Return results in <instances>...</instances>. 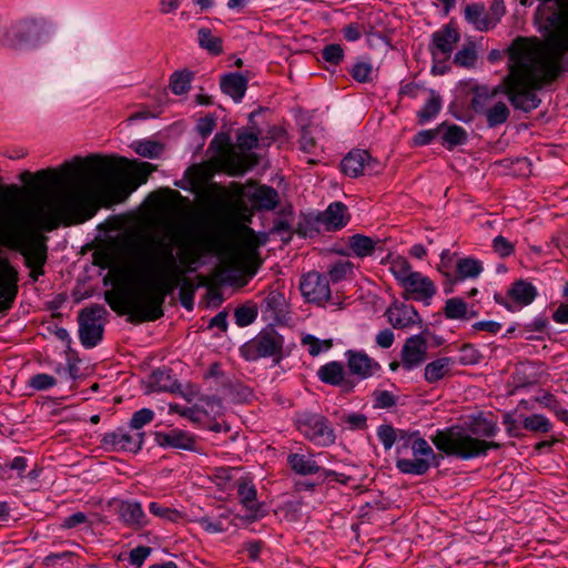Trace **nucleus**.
Here are the masks:
<instances>
[{
    "label": "nucleus",
    "instance_id": "f257e3e1",
    "mask_svg": "<svg viewBox=\"0 0 568 568\" xmlns=\"http://www.w3.org/2000/svg\"><path fill=\"white\" fill-rule=\"evenodd\" d=\"M260 245L248 227L223 243L209 230L170 225L129 248L113 270L124 292L116 301L108 298L109 304L139 322L158 320L163 315L166 295L173 293L184 274L197 270L203 256L216 255L225 270L253 275L260 264Z\"/></svg>",
    "mask_w": 568,
    "mask_h": 568
},
{
    "label": "nucleus",
    "instance_id": "f03ea898",
    "mask_svg": "<svg viewBox=\"0 0 568 568\" xmlns=\"http://www.w3.org/2000/svg\"><path fill=\"white\" fill-rule=\"evenodd\" d=\"M20 181L26 185L31 204L28 210L29 226L0 221V246L19 252L30 268V277L37 282L44 274L47 263V236L61 224L71 225V160L61 168L31 173L24 171ZM19 275L7 258H0V312L11 308L18 294Z\"/></svg>",
    "mask_w": 568,
    "mask_h": 568
},
{
    "label": "nucleus",
    "instance_id": "7ed1b4c3",
    "mask_svg": "<svg viewBox=\"0 0 568 568\" xmlns=\"http://www.w3.org/2000/svg\"><path fill=\"white\" fill-rule=\"evenodd\" d=\"M73 224L83 223L101 206L121 203L134 191L116 174L118 164H129L125 158L73 156Z\"/></svg>",
    "mask_w": 568,
    "mask_h": 568
},
{
    "label": "nucleus",
    "instance_id": "20e7f679",
    "mask_svg": "<svg viewBox=\"0 0 568 568\" xmlns=\"http://www.w3.org/2000/svg\"><path fill=\"white\" fill-rule=\"evenodd\" d=\"M498 430L495 422L478 418L468 428L438 429L430 439L438 450L467 460L485 456L490 448H498L499 444L485 440V438L495 437Z\"/></svg>",
    "mask_w": 568,
    "mask_h": 568
},
{
    "label": "nucleus",
    "instance_id": "39448f33",
    "mask_svg": "<svg viewBox=\"0 0 568 568\" xmlns=\"http://www.w3.org/2000/svg\"><path fill=\"white\" fill-rule=\"evenodd\" d=\"M258 138L252 132H241L236 139V146L226 132L216 133L210 143L207 152L211 153L213 164L230 174L244 173L248 168L247 155L242 153L254 149Z\"/></svg>",
    "mask_w": 568,
    "mask_h": 568
},
{
    "label": "nucleus",
    "instance_id": "423d86ee",
    "mask_svg": "<svg viewBox=\"0 0 568 568\" xmlns=\"http://www.w3.org/2000/svg\"><path fill=\"white\" fill-rule=\"evenodd\" d=\"M397 440L403 442L405 447H410L414 458H397V469L406 475L422 476L426 474L432 466L437 465L436 454L430 445L416 433L397 430Z\"/></svg>",
    "mask_w": 568,
    "mask_h": 568
},
{
    "label": "nucleus",
    "instance_id": "0eeeda50",
    "mask_svg": "<svg viewBox=\"0 0 568 568\" xmlns=\"http://www.w3.org/2000/svg\"><path fill=\"white\" fill-rule=\"evenodd\" d=\"M48 33L47 22L42 19H23L11 24L2 34V45L24 49L37 44Z\"/></svg>",
    "mask_w": 568,
    "mask_h": 568
},
{
    "label": "nucleus",
    "instance_id": "6e6552de",
    "mask_svg": "<svg viewBox=\"0 0 568 568\" xmlns=\"http://www.w3.org/2000/svg\"><path fill=\"white\" fill-rule=\"evenodd\" d=\"M499 89L479 88L475 91L471 105L477 113L486 116L487 124L490 128L505 123L510 114V110L505 100L498 99Z\"/></svg>",
    "mask_w": 568,
    "mask_h": 568
},
{
    "label": "nucleus",
    "instance_id": "1a4fd4ad",
    "mask_svg": "<svg viewBox=\"0 0 568 568\" xmlns=\"http://www.w3.org/2000/svg\"><path fill=\"white\" fill-rule=\"evenodd\" d=\"M104 314L105 308L100 305L85 308L79 314V338L84 347H94L101 341Z\"/></svg>",
    "mask_w": 568,
    "mask_h": 568
},
{
    "label": "nucleus",
    "instance_id": "9d476101",
    "mask_svg": "<svg viewBox=\"0 0 568 568\" xmlns=\"http://www.w3.org/2000/svg\"><path fill=\"white\" fill-rule=\"evenodd\" d=\"M298 430L317 446L326 447L335 443V434L322 415L304 414L297 419Z\"/></svg>",
    "mask_w": 568,
    "mask_h": 568
},
{
    "label": "nucleus",
    "instance_id": "9b49d317",
    "mask_svg": "<svg viewBox=\"0 0 568 568\" xmlns=\"http://www.w3.org/2000/svg\"><path fill=\"white\" fill-rule=\"evenodd\" d=\"M143 440V432H134L129 427L128 429L118 428L114 432L105 433L102 444L110 452L136 453L142 448Z\"/></svg>",
    "mask_w": 568,
    "mask_h": 568
},
{
    "label": "nucleus",
    "instance_id": "f8f14e48",
    "mask_svg": "<svg viewBox=\"0 0 568 568\" xmlns=\"http://www.w3.org/2000/svg\"><path fill=\"white\" fill-rule=\"evenodd\" d=\"M300 290L303 297L317 305H324L331 297L328 280L317 272H308L302 276Z\"/></svg>",
    "mask_w": 568,
    "mask_h": 568
},
{
    "label": "nucleus",
    "instance_id": "ddd939ff",
    "mask_svg": "<svg viewBox=\"0 0 568 568\" xmlns=\"http://www.w3.org/2000/svg\"><path fill=\"white\" fill-rule=\"evenodd\" d=\"M237 496L245 514L242 516L247 521H256L267 515V508L264 504L256 500V488L254 484L245 478H241L236 483Z\"/></svg>",
    "mask_w": 568,
    "mask_h": 568
},
{
    "label": "nucleus",
    "instance_id": "4468645a",
    "mask_svg": "<svg viewBox=\"0 0 568 568\" xmlns=\"http://www.w3.org/2000/svg\"><path fill=\"white\" fill-rule=\"evenodd\" d=\"M343 172L351 176L357 178L364 174H376L382 170V164L373 159L365 150H355L349 152L341 163Z\"/></svg>",
    "mask_w": 568,
    "mask_h": 568
},
{
    "label": "nucleus",
    "instance_id": "2eb2a0df",
    "mask_svg": "<svg viewBox=\"0 0 568 568\" xmlns=\"http://www.w3.org/2000/svg\"><path fill=\"white\" fill-rule=\"evenodd\" d=\"M459 40V33L450 26H444L432 36L429 50L433 59L438 62L449 59L455 44Z\"/></svg>",
    "mask_w": 568,
    "mask_h": 568
},
{
    "label": "nucleus",
    "instance_id": "dca6fc26",
    "mask_svg": "<svg viewBox=\"0 0 568 568\" xmlns=\"http://www.w3.org/2000/svg\"><path fill=\"white\" fill-rule=\"evenodd\" d=\"M404 297L413 298L425 305H430L432 298L437 293L434 282L419 272L410 275V278L403 285Z\"/></svg>",
    "mask_w": 568,
    "mask_h": 568
},
{
    "label": "nucleus",
    "instance_id": "f3484780",
    "mask_svg": "<svg viewBox=\"0 0 568 568\" xmlns=\"http://www.w3.org/2000/svg\"><path fill=\"white\" fill-rule=\"evenodd\" d=\"M538 292L536 286H534L531 283L519 280L515 282L511 287L508 290L507 295L511 300V302H507L504 298H499L498 296L495 297L496 302L505 306L508 311H516L515 305H518L519 307L527 306L531 304Z\"/></svg>",
    "mask_w": 568,
    "mask_h": 568
},
{
    "label": "nucleus",
    "instance_id": "a211bd4d",
    "mask_svg": "<svg viewBox=\"0 0 568 568\" xmlns=\"http://www.w3.org/2000/svg\"><path fill=\"white\" fill-rule=\"evenodd\" d=\"M388 323L397 329L409 328L422 322L418 312L412 305L404 303L392 304L385 313Z\"/></svg>",
    "mask_w": 568,
    "mask_h": 568
},
{
    "label": "nucleus",
    "instance_id": "6ab92c4d",
    "mask_svg": "<svg viewBox=\"0 0 568 568\" xmlns=\"http://www.w3.org/2000/svg\"><path fill=\"white\" fill-rule=\"evenodd\" d=\"M425 339L419 335L412 336L403 346L400 365L407 371L414 369L425 361Z\"/></svg>",
    "mask_w": 568,
    "mask_h": 568
},
{
    "label": "nucleus",
    "instance_id": "aec40b11",
    "mask_svg": "<svg viewBox=\"0 0 568 568\" xmlns=\"http://www.w3.org/2000/svg\"><path fill=\"white\" fill-rule=\"evenodd\" d=\"M253 209L273 210L278 204V193L271 186L258 185L247 190L244 193Z\"/></svg>",
    "mask_w": 568,
    "mask_h": 568
},
{
    "label": "nucleus",
    "instance_id": "412c9836",
    "mask_svg": "<svg viewBox=\"0 0 568 568\" xmlns=\"http://www.w3.org/2000/svg\"><path fill=\"white\" fill-rule=\"evenodd\" d=\"M155 442L161 447H171L184 450H192L195 447L194 437L187 432L181 429L156 432Z\"/></svg>",
    "mask_w": 568,
    "mask_h": 568
},
{
    "label": "nucleus",
    "instance_id": "4be33fe9",
    "mask_svg": "<svg viewBox=\"0 0 568 568\" xmlns=\"http://www.w3.org/2000/svg\"><path fill=\"white\" fill-rule=\"evenodd\" d=\"M251 346L260 357L276 356L282 349L283 339L281 335L274 331L266 332L256 336Z\"/></svg>",
    "mask_w": 568,
    "mask_h": 568
},
{
    "label": "nucleus",
    "instance_id": "5701e85b",
    "mask_svg": "<svg viewBox=\"0 0 568 568\" xmlns=\"http://www.w3.org/2000/svg\"><path fill=\"white\" fill-rule=\"evenodd\" d=\"M348 368L352 374L367 378L374 374L379 365L363 352L347 351Z\"/></svg>",
    "mask_w": 568,
    "mask_h": 568
},
{
    "label": "nucleus",
    "instance_id": "b1692460",
    "mask_svg": "<svg viewBox=\"0 0 568 568\" xmlns=\"http://www.w3.org/2000/svg\"><path fill=\"white\" fill-rule=\"evenodd\" d=\"M121 519L131 527H144L149 524L148 517L141 503L136 500H125L119 506Z\"/></svg>",
    "mask_w": 568,
    "mask_h": 568
},
{
    "label": "nucleus",
    "instance_id": "393cba45",
    "mask_svg": "<svg viewBox=\"0 0 568 568\" xmlns=\"http://www.w3.org/2000/svg\"><path fill=\"white\" fill-rule=\"evenodd\" d=\"M455 359L452 357H439L428 363L424 368V378L429 384H435L450 376Z\"/></svg>",
    "mask_w": 568,
    "mask_h": 568
},
{
    "label": "nucleus",
    "instance_id": "a878e982",
    "mask_svg": "<svg viewBox=\"0 0 568 568\" xmlns=\"http://www.w3.org/2000/svg\"><path fill=\"white\" fill-rule=\"evenodd\" d=\"M348 220L347 207L341 202L329 204L321 216V222L325 225L327 231L344 227Z\"/></svg>",
    "mask_w": 568,
    "mask_h": 568
},
{
    "label": "nucleus",
    "instance_id": "bb28decb",
    "mask_svg": "<svg viewBox=\"0 0 568 568\" xmlns=\"http://www.w3.org/2000/svg\"><path fill=\"white\" fill-rule=\"evenodd\" d=\"M465 19L478 31H488L496 26V18L485 12L483 4H470L465 9Z\"/></svg>",
    "mask_w": 568,
    "mask_h": 568
},
{
    "label": "nucleus",
    "instance_id": "cd10ccee",
    "mask_svg": "<svg viewBox=\"0 0 568 568\" xmlns=\"http://www.w3.org/2000/svg\"><path fill=\"white\" fill-rule=\"evenodd\" d=\"M247 83L244 77L237 73L225 75L221 81L222 91L230 95L235 102H240L246 91Z\"/></svg>",
    "mask_w": 568,
    "mask_h": 568
},
{
    "label": "nucleus",
    "instance_id": "c85d7f7f",
    "mask_svg": "<svg viewBox=\"0 0 568 568\" xmlns=\"http://www.w3.org/2000/svg\"><path fill=\"white\" fill-rule=\"evenodd\" d=\"M287 462L292 469L300 475H313L320 470L312 454H291L287 457Z\"/></svg>",
    "mask_w": 568,
    "mask_h": 568
},
{
    "label": "nucleus",
    "instance_id": "c756f323",
    "mask_svg": "<svg viewBox=\"0 0 568 568\" xmlns=\"http://www.w3.org/2000/svg\"><path fill=\"white\" fill-rule=\"evenodd\" d=\"M442 109V99L438 93L430 90L423 108L417 112L419 124H426L432 121Z\"/></svg>",
    "mask_w": 568,
    "mask_h": 568
},
{
    "label": "nucleus",
    "instance_id": "7c9ffc66",
    "mask_svg": "<svg viewBox=\"0 0 568 568\" xmlns=\"http://www.w3.org/2000/svg\"><path fill=\"white\" fill-rule=\"evenodd\" d=\"M318 378L329 385H341L345 377V371L341 363L331 362L318 369Z\"/></svg>",
    "mask_w": 568,
    "mask_h": 568
},
{
    "label": "nucleus",
    "instance_id": "2f4dec72",
    "mask_svg": "<svg viewBox=\"0 0 568 568\" xmlns=\"http://www.w3.org/2000/svg\"><path fill=\"white\" fill-rule=\"evenodd\" d=\"M377 241L369 236L355 234L348 239V245L352 252L358 257L371 256L376 247Z\"/></svg>",
    "mask_w": 568,
    "mask_h": 568
},
{
    "label": "nucleus",
    "instance_id": "473e14b6",
    "mask_svg": "<svg viewBox=\"0 0 568 568\" xmlns=\"http://www.w3.org/2000/svg\"><path fill=\"white\" fill-rule=\"evenodd\" d=\"M197 43L200 48L213 55H219L223 52L222 39L214 36L209 28L203 27L197 30Z\"/></svg>",
    "mask_w": 568,
    "mask_h": 568
},
{
    "label": "nucleus",
    "instance_id": "72a5a7b5",
    "mask_svg": "<svg viewBox=\"0 0 568 568\" xmlns=\"http://www.w3.org/2000/svg\"><path fill=\"white\" fill-rule=\"evenodd\" d=\"M483 270L481 262L471 257L460 258L456 264L457 276L460 280L476 278Z\"/></svg>",
    "mask_w": 568,
    "mask_h": 568
},
{
    "label": "nucleus",
    "instance_id": "f704fd0d",
    "mask_svg": "<svg viewBox=\"0 0 568 568\" xmlns=\"http://www.w3.org/2000/svg\"><path fill=\"white\" fill-rule=\"evenodd\" d=\"M444 314L448 320H467L468 305L459 297H453L446 301Z\"/></svg>",
    "mask_w": 568,
    "mask_h": 568
},
{
    "label": "nucleus",
    "instance_id": "c9c22d12",
    "mask_svg": "<svg viewBox=\"0 0 568 568\" xmlns=\"http://www.w3.org/2000/svg\"><path fill=\"white\" fill-rule=\"evenodd\" d=\"M389 271L402 286L410 278V275L416 273L408 261L400 256L390 262Z\"/></svg>",
    "mask_w": 568,
    "mask_h": 568
},
{
    "label": "nucleus",
    "instance_id": "e433bc0d",
    "mask_svg": "<svg viewBox=\"0 0 568 568\" xmlns=\"http://www.w3.org/2000/svg\"><path fill=\"white\" fill-rule=\"evenodd\" d=\"M193 74L189 71H176L170 78V88L176 95L186 93L191 88Z\"/></svg>",
    "mask_w": 568,
    "mask_h": 568
},
{
    "label": "nucleus",
    "instance_id": "4c0bfd02",
    "mask_svg": "<svg viewBox=\"0 0 568 568\" xmlns=\"http://www.w3.org/2000/svg\"><path fill=\"white\" fill-rule=\"evenodd\" d=\"M523 426L525 429L535 433H548L551 429L550 420L546 416L540 414L526 416L523 419Z\"/></svg>",
    "mask_w": 568,
    "mask_h": 568
},
{
    "label": "nucleus",
    "instance_id": "58836bf2",
    "mask_svg": "<svg viewBox=\"0 0 568 568\" xmlns=\"http://www.w3.org/2000/svg\"><path fill=\"white\" fill-rule=\"evenodd\" d=\"M169 409L171 413H176L194 423L201 422L203 416L209 414L204 408L200 407L199 404L192 407H181L179 404H170Z\"/></svg>",
    "mask_w": 568,
    "mask_h": 568
},
{
    "label": "nucleus",
    "instance_id": "ea45409f",
    "mask_svg": "<svg viewBox=\"0 0 568 568\" xmlns=\"http://www.w3.org/2000/svg\"><path fill=\"white\" fill-rule=\"evenodd\" d=\"M225 519H227V516L225 515H221L219 518L204 516L197 518L196 523L200 525L202 529H204L209 534H220L227 529L224 523Z\"/></svg>",
    "mask_w": 568,
    "mask_h": 568
},
{
    "label": "nucleus",
    "instance_id": "a19ab883",
    "mask_svg": "<svg viewBox=\"0 0 568 568\" xmlns=\"http://www.w3.org/2000/svg\"><path fill=\"white\" fill-rule=\"evenodd\" d=\"M134 151L143 156V158H150V159H154V158H158L160 156V154L162 153V145L158 142H154V141H150V140H141V141H136L134 142Z\"/></svg>",
    "mask_w": 568,
    "mask_h": 568
},
{
    "label": "nucleus",
    "instance_id": "79ce46f5",
    "mask_svg": "<svg viewBox=\"0 0 568 568\" xmlns=\"http://www.w3.org/2000/svg\"><path fill=\"white\" fill-rule=\"evenodd\" d=\"M302 345L307 348V352L312 356H317L322 352L331 348V341L320 339L311 334L302 337Z\"/></svg>",
    "mask_w": 568,
    "mask_h": 568
},
{
    "label": "nucleus",
    "instance_id": "37998d69",
    "mask_svg": "<svg viewBox=\"0 0 568 568\" xmlns=\"http://www.w3.org/2000/svg\"><path fill=\"white\" fill-rule=\"evenodd\" d=\"M285 298L283 294L277 291H271L262 303V307L267 312H272L275 316H278L280 313L283 312Z\"/></svg>",
    "mask_w": 568,
    "mask_h": 568
},
{
    "label": "nucleus",
    "instance_id": "c03bdc74",
    "mask_svg": "<svg viewBox=\"0 0 568 568\" xmlns=\"http://www.w3.org/2000/svg\"><path fill=\"white\" fill-rule=\"evenodd\" d=\"M149 511L155 517L171 523L178 521L181 518V514L176 509L163 506L155 501L149 504Z\"/></svg>",
    "mask_w": 568,
    "mask_h": 568
},
{
    "label": "nucleus",
    "instance_id": "a18cd8bd",
    "mask_svg": "<svg viewBox=\"0 0 568 568\" xmlns=\"http://www.w3.org/2000/svg\"><path fill=\"white\" fill-rule=\"evenodd\" d=\"M443 141L449 149H452L466 141V133L463 128L458 125H450L444 132Z\"/></svg>",
    "mask_w": 568,
    "mask_h": 568
},
{
    "label": "nucleus",
    "instance_id": "49530a36",
    "mask_svg": "<svg viewBox=\"0 0 568 568\" xmlns=\"http://www.w3.org/2000/svg\"><path fill=\"white\" fill-rule=\"evenodd\" d=\"M154 418L153 410L149 408H142L140 410H136L129 423V427L134 432H142L141 429L150 424Z\"/></svg>",
    "mask_w": 568,
    "mask_h": 568
},
{
    "label": "nucleus",
    "instance_id": "de8ad7c7",
    "mask_svg": "<svg viewBox=\"0 0 568 568\" xmlns=\"http://www.w3.org/2000/svg\"><path fill=\"white\" fill-rule=\"evenodd\" d=\"M151 385L155 390H172L174 381L169 372L158 369L151 376Z\"/></svg>",
    "mask_w": 568,
    "mask_h": 568
},
{
    "label": "nucleus",
    "instance_id": "09e8293b",
    "mask_svg": "<svg viewBox=\"0 0 568 568\" xmlns=\"http://www.w3.org/2000/svg\"><path fill=\"white\" fill-rule=\"evenodd\" d=\"M27 384L34 390H47L57 384V379L52 375L39 373L31 376Z\"/></svg>",
    "mask_w": 568,
    "mask_h": 568
},
{
    "label": "nucleus",
    "instance_id": "8fccbe9b",
    "mask_svg": "<svg viewBox=\"0 0 568 568\" xmlns=\"http://www.w3.org/2000/svg\"><path fill=\"white\" fill-rule=\"evenodd\" d=\"M377 437L384 448L389 450L397 440V430L390 425H381L377 428Z\"/></svg>",
    "mask_w": 568,
    "mask_h": 568
},
{
    "label": "nucleus",
    "instance_id": "3c124183",
    "mask_svg": "<svg viewBox=\"0 0 568 568\" xmlns=\"http://www.w3.org/2000/svg\"><path fill=\"white\" fill-rule=\"evenodd\" d=\"M353 271V264L349 261H338L333 264L328 274L334 282H339L346 278Z\"/></svg>",
    "mask_w": 568,
    "mask_h": 568
},
{
    "label": "nucleus",
    "instance_id": "603ef678",
    "mask_svg": "<svg viewBox=\"0 0 568 568\" xmlns=\"http://www.w3.org/2000/svg\"><path fill=\"white\" fill-rule=\"evenodd\" d=\"M477 60V54L471 45L464 47L460 49L454 58V62L459 67L469 68L475 64Z\"/></svg>",
    "mask_w": 568,
    "mask_h": 568
},
{
    "label": "nucleus",
    "instance_id": "864d4df0",
    "mask_svg": "<svg viewBox=\"0 0 568 568\" xmlns=\"http://www.w3.org/2000/svg\"><path fill=\"white\" fill-rule=\"evenodd\" d=\"M352 77L358 82H368L372 80L373 67L368 62L358 61L352 68Z\"/></svg>",
    "mask_w": 568,
    "mask_h": 568
},
{
    "label": "nucleus",
    "instance_id": "5fc2aeb1",
    "mask_svg": "<svg viewBox=\"0 0 568 568\" xmlns=\"http://www.w3.org/2000/svg\"><path fill=\"white\" fill-rule=\"evenodd\" d=\"M366 422V417L357 413L347 414L341 419L343 427L349 430L364 429L367 425Z\"/></svg>",
    "mask_w": 568,
    "mask_h": 568
},
{
    "label": "nucleus",
    "instance_id": "6e6d98bb",
    "mask_svg": "<svg viewBox=\"0 0 568 568\" xmlns=\"http://www.w3.org/2000/svg\"><path fill=\"white\" fill-rule=\"evenodd\" d=\"M344 57L343 49L339 44L326 45L322 51V58L324 61L331 64H338Z\"/></svg>",
    "mask_w": 568,
    "mask_h": 568
},
{
    "label": "nucleus",
    "instance_id": "4d7b16f0",
    "mask_svg": "<svg viewBox=\"0 0 568 568\" xmlns=\"http://www.w3.org/2000/svg\"><path fill=\"white\" fill-rule=\"evenodd\" d=\"M234 316H235L236 324L241 327H244V326L252 324L255 321L257 313L252 307L243 306V307H239L235 311Z\"/></svg>",
    "mask_w": 568,
    "mask_h": 568
},
{
    "label": "nucleus",
    "instance_id": "13d9d810",
    "mask_svg": "<svg viewBox=\"0 0 568 568\" xmlns=\"http://www.w3.org/2000/svg\"><path fill=\"white\" fill-rule=\"evenodd\" d=\"M71 562V555L68 551L61 552V554H52L45 557L44 564L48 568L51 567H70Z\"/></svg>",
    "mask_w": 568,
    "mask_h": 568
},
{
    "label": "nucleus",
    "instance_id": "bf43d9fd",
    "mask_svg": "<svg viewBox=\"0 0 568 568\" xmlns=\"http://www.w3.org/2000/svg\"><path fill=\"white\" fill-rule=\"evenodd\" d=\"M493 247L501 257L509 256L514 252V245L501 235L493 240Z\"/></svg>",
    "mask_w": 568,
    "mask_h": 568
},
{
    "label": "nucleus",
    "instance_id": "052dcab7",
    "mask_svg": "<svg viewBox=\"0 0 568 568\" xmlns=\"http://www.w3.org/2000/svg\"><path fill=\"white\" fill-rule=\"evenodd\" d=\"M301 149L305 153H314L316 150V139L313 135V132L310 129H303L302 135L300 139Z\"/></svg>",
    "mask_w": 568,
    "mask_h": 568
},
{
    "label": "nucleus",
    "instance_id": "680f3d73",
    "mask_svg": "<svg viewBox=\"0 0 568 568\" xmlns=\"http://www.w3.org/2000/svg\"><path fill=\"white\" fill-rule=\"evenodd\" d=\"M151 548L149 547H136L130 552V562L135 566H141L145 559L150 556Z\"/></svg>",
    "mask_w": 568,
    "mask_h": 568
},
{
    "label": "nucleus",
    "instance_id": "e2e57ef3",
    "mask_svg": "<svg viewBox=\"0 0 568 568\" xmlns=\"http://www.w3.org/2000/svg\"><path fill=\"white\" fill-rule=\"evenodd\" d=\"M439 130L440 129L437 128L435 130H424V131L418 132L414 136V144L415 145H427V144H429L436 138V135L439 133Z\"/></svg>",
    "mask_w": 568,
    "mask_h": 568
},
{
    "label": "nucleus",
    "instance_id": "0e129e2a",
    "mask_svg": "<svg viewBox=\"0 0 568 568\" xmlns=\"http://www.w3.org/2000/svg\"><path fill=\"white\" fill-rule=\"evenodd\" d=\"M395 405V397L387 390L377 392L375 394V406L379 408H388Z\"/></svg>",
    "mask_w": 568,
    "mask_h": 568
},
{
    "label": "nucleus",
    "instance_id": "69168bd1",
    "mask_svg": "<svg viewBox=\"0 0 568 568\" xmlns=\"http://www.w3.org/2000/svg\"><path fill=\"white\" fill-rule=\"evenodd\" d=\"M376 343L382 348H389L394 343V333L390 329L381 331L376 335Z\"/></svg>",
    "mask_w": 568,
    "mask_h": 568
},
{
    "label": "nucleus",
    "instance_id": "338daca9",
    "mask_svg": "<svg viewBox=\"0 0 568 568\" xmlns=\"http://www.w3.org/2000/svg\"><path fill=\"white\" fill-rule=\"evenodd\" d=\"M199 133L205 138L210 135L215 128V120L213 118L201 119L196 125Z\"/></svg>",
    "mask_w": 568,
    "mask_h": 568
},
{
    "label": "nucleus",
    "instance_id": "774afa93",
    "mask_svg": "<svg viewBox=\"0 0 568 568\" xmlns=\"http://www.w3.org/2000/svg\"><path fill=\"white\" fill-rule=\"evenodd\" d=\"M552 320L558 324H568V304H561L552 314Z\"/></svg>",
    "mask_w": 568,
    "mask_h": 568
}]
</instances>
